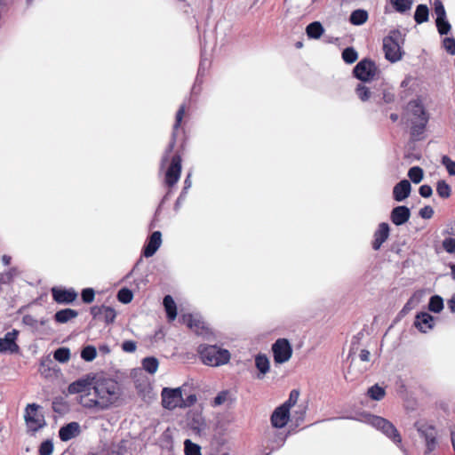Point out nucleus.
<instances>
[{
    "label": "nucleus",
    "mask_w": 455,
    "mask_h": 455,
    "mask_svg": "<svg viewBox=\"0 0 455 455\" xmlns=\"http://www.w3.org/2000/svg\"><path fill=\"white\" fill-rule=\"evenodd\" d=\"M404 116L411 124L410 134L413 140H420L426 131L429 115L420 99L410 100L405 108Z\"/></svg>",
    "instance_id": "nucleus-1"
},
{
    "label": "nucleus",
    "mask_w": 455,
    "mask_h": 455,
    "mask_svg": "<svg viewBox=\"0 0 455 455\" xmlns=\"http://www.w3.org/2000/svg\"><path fill=\"white\" fill-rule=\"evenodd\" d=\"M92 389L106 410L115 404L122 395L120 384L111 378L95 377Z\"/></svg>",
    "instance_id": "nucleus-2"
},
{
    "label": "nucleus",
    "mask_w": 455,
    "mask_h": 455,
    "mask_svg": "<svg viewBox=\"0 0 455 455\" xmlns=\"http://www.w3.org/2000/svg\"><path fill=\"white\" fill-rule=\"evenodd\" d=\"M405 42V34L399 29H392L388 35L383 38V51L385 58L391 63H395L402 60L404 52L403 46Z\"/></svg>",
    "instance_id": "nucleus-3"
},
{
    "label": "nucleus",
    "mask_w": 455,
    "mask_h": 455,
    "mask_svg": "<svg viewBox=\"0 0 455 455\" xmlns=\"http://www.w3.org/2000/svg\"><path fill=\"white\" fill-rule=\"evenodd\" d=\"M197 352L203 363L210 366L223 365L230 360L229 351L216 345L201 344Z\"/></svg>",
    "instance_id": "nucleus-4"
},
{
    "label": "nucleus",
    "mask_w": 455,
    "mask_h": 455,
    "mask_svg": "<svg viewBox=\"0 0 455 455\" xmlns=\"http://www.w3.org/2000/svg\"><path fill=\"white\" fill-rule=\"evenodd\" d=\"M365 421L377 430L380 431L395 444H396L399 447L402 446L401 435L392 422H390L387 419L373 414L366 415Z\"/></svg>",
    "instance_id": "nucleus-5"
},
{
    "label": "nucleus",
    "mask_w": 455,
    "mask_h": 455,
    "mask_svg": "<svg viewBox=\"0 0 455 455\" xmlns=\"http://www.w3.org/2000/svg\"><path fill=\"white\" fill-rule=\"evenodd\" d=\"M419 436L425 443L426 450L424 455H431L438 445L437 430L436 428L426 421H417L414 424Z\"/></svg>",
    "instance_id": "nucleus-6"
},
{
    "label": "nucleus",
    "mask_w": 455,
    "mask_h": 455,
    "mask_svg": "<svg viewBox=\"0 0 455 455\" xmlns=\"http://www.w3.org/2000/svg\"><path fill=\"white\" fill-rule=\"evenodd\" d=\"M377 71L378 68L373 60L363 59L355 65L353 73L358 80L370 82L374 78Z\"/></svg>",
    "instance_id": "nucleus-7"
},
{
    "label": "nucleus",
    "mask_w": 455,
    "mask_h": 455,
    "mask_svg": "<svg viewBox=\"0 0 455 455\" xmlns=\"http://www.w3.org/2000/svg\"><path fill=\"white\" fill-rule=\"evenodd\" d=\"M185 110H186V105L182 104V105H180V107L179 108V109L176 113L175 122H174V124L172 127V137H171L170 142H169V144L162 156V159H161V167L162 168L168 163L170 155L172 152V150L174 149V147L176 144L177 131L180 127L183 116L185 115Z\"/></svg>",
    "instance_id": "nucleus-8"
},
{
    "label": "nucleus",
    "mask_w": 455,
    "mask_h": 455,
    "mask_svg": "<svg viewBox=\"0 0 455 455\" xmlns=\"http://www.w3.org/2000/svg\"><path fill=\"white\" fill-rule=\"evenodd\" d=\"M162 405L164 409L174 410L177 407H181L182 401V389L181 387L170 388L164 387L161 392Z\"/></svg>",
    "instance_id": "nucleus-9"
},
{
    "label": "nucleus",
    "mask_w": 455,
    "mask_h": 455,
    "mask_svg": "<svg viewBox=\"0 0 455 455\" xmlns=\"http://www.w3.org/2000/svg\"><path fill=\"white\" fill-rule=\"evenodd\" d=\"M274 360L276 363H283L290 360L292 347L287 339H278L272 345Z\"/></svg>",
    "instance_id": "nucleus-10"
},
{
    "label": "nucleus",
    "mask_w": 455,
    "mask_h": 455,
    "mask_svg": "<svg viewBox=\"0 0 455 455\" xmlns=\"http://www.w3.org/2000/svg\"><path fill=\"white\" fill-rule=\"evenodd\" d=\"M183 320L187 325L193 330L197 335H201L204 338H208L212 334L208 324L204 321L199 315H185Z\"/></svg>",
    "instance_id": "nucleus-11"
},
{
    "label": "nucleus",
    "mask_w": 455,
    "mask_h": 455,
    "mask_svg": "<svg viewBox=\"0 0 455 455\" xmlns=\"http://www.w3.org/2000/svg\"><path fill=\"white\" fill-rule=\"evenodd\" d=\"M181 173V157L176 154L172 157L170 166L165 172V184L172 188L180 178Z\"/></svg>",
    "instance_id": "nucleus-12"
},
{
    "label": "nucleus",
    "mask_w": 455,
    "mask_h": 455,
    "mask_svg": "<svg viewBox=\"0 0 455 455\" xmlns=\"http://www.w3.org/2000/svg\"><path fill=\"white\" fill-rule=\"evenodd\" d=\"M19 331L13 329L12 331L5 333L4 338H0V353L1 354H17L20 347L16 342Z\"/></svg>",
    "instance_id": "nucleus-13"
},
{
    "label": "nucleus",
    "mask_w": 455,
    "mask_h": 455,
    "mask_svg": "<svg viewBox=\"0 0 455 455\" xmlns=\"http://www.w3.org/2000/svg\"><path fill=\"white\" fill-rule=\"evenodd\" d=\"M52 296L58 304L68 305L73 303L77 298V292L74 288H58L52 289Z\"/></svg>",
    "instance_id": "nucleus-14"
},
{
    "label": "nucleus",
    "mask_w": 455,
    "mask_h": 455,
    "mask_svg": "<svg viewBox=\"0 0 455 455\" xmlns=\"http://www.w3.org/2000/svg\"><path fill=\"white\" fill-rule=\"evenodd\" d=\"M91 314L93 319L102 321L106 324L112 323L116 316V313L114 308L104 305L92 307Z\"/></svg>",
    "instance_id": "nucleus-15"
},
{
    "label": "nucleus",
    "mask_w": 455,
    "mask_h": 455,
    "mask_svg": "<svg viewBox=\"0 0 455 455\" xmlns=\"http://www.w3.org/2000/svg\"><path fill=\"white\" fill-rule=\"evenodd\" d=\"M94 379V376L88 374L70 383L68 387V391L71 395L88 392L93 387Z\"/></svg>",
    "instance_id": "nucleus-16"
},
{
    "label": "nucleus",
    "mask_w": 455,
    "mask_h": 455,
    "mask_svg": "<svg viewBox=\"0 0 455 455\" xmlns=\"http://www.w3.org/2000/svg\"><path fill=\"white\" fill-rule=\"evenodd\" d=\"M411 210L405 205L394 207L390 212V220L395 226H403L409 221Z\"/></svg>",
    "instance_id": "nucleus-17"
},
{
    "label": "nucleus",
    "mask_w": 455,
    "mask_h": 455,
    "mask_svg": "<svg viewBox=\"0 0 455 455\" xmlns=\"http://www.w3.org/2000/svg\"><path fill=\"white\" fill-rule=\"evenodd\" d=\"M414 326L420 332L427 333L434 328L435 318L427 312H419L415 317Z\"/></svg>",
    "instance_id": "nucleus-18"
},
{
    "label": "nucleus",
    "mask_w": 455,
    "mask_h": 455,
    "mask_svg": "<svg viewBox=\"0 0 455 455\" xmlns=\"http://www.w3.org/2000/svg\"><path fill=\"white\" fill-rule=\"evenodd\" d=\"M390 228L386 222L379 224L378 228L375 230L373 235V241L371 247L374 251L380 249L381 245L387 240L389 236Z\"/></svg>",
    "instance_id": "nucleus-19"
},
{
    "label": "nucleus",
    "mask_w": 455,
    "mask_h": 455,
    "mask_svg": "<svg viewBox=\"0 0 455 455\" xmlns=\"http://www.w3.org/2000/svg\"><path fill=\"white\" fill-rule=\"evenodd\" d=\"M162 244V233L154 231L143 247V255L146 258L152 257Z\"/></svg>",
    "instance_id": "nucleus-20"
},
{
    "label": "nucleus",
    "mask_w": 455,
    "mask_h": 455,
    "mask_svg": "<svg viewBox=\"0 0 455 455\" xmlns=\"http://www.w3.org/2000/svg\"><path fill=\"white\" fill-rule=\"evenodd\" d=\"M290 411L284 406H278L271 415V424L275 428L283 427L289 420Z\"/></svg>",
    "instance_id": "nucleus-21"
},
{
    "label": "nucleus",
    "mask_w": 455,
    "mask_h": 455,
    "mask_svg": "<svg viewBox=\"0 0 455 455\" xmlns=\"http://www.w3.org/2000/svg\"><path fill=\"white\" fill-rule=\"evenodd\" d=\"M411 192V185L408 180H402L393 188V198L396 202L407 199Z\"/></svg>",
    "instance_id": "nucleus-22"
},
{
    "label": "nucleus",
    "mask_w": 455,
    "mask_h": 455,
    "mask_svg": "<svg viewBox=\"0 0 455 455\" xmlns=\"http://www.w3.org/2000/svg\"><path fill=\"white\" fill-rule=\"evenodd\" d=\"M39 406L36 403H29L27 405L25 410V420L29 427V428L32 429V431L36 432L39 428L42 427V424L39 422V419L36 418V411L38 410Z\"/></svg>",
    "instance_id": "nucleus-23"
},
{
    "label": "nucleus",
    "mask_w": 455,
    "mask_h": 455,
    "mask_svg": "<svg viewBox=\"0 0 455 455\" xmlns=\"http://www.w3.org/2000/svg\"><path fill=\"white\" fill-rule=\"evenodd\" d=\"M81 432L78 422L73 421L61 427L59 430V437L62 442H68L77 435Z\"/></svg>",
    "instance_id": "nucleus-24"
},
{
    "label": "nucleus",
    "mask_w": 455,
    "mask_h": 455,
    "mask_svg": "<svg viewBox=\"0 0 455 455\" xmlns=\"http://www.w3.org/2000/svg\"><path fill=\"white\" fill-rule=\"evenodd\" d=\"M89 394L82 395H80L78 399V403L81 404L84 408L90 409V410H95V411H106L105 408H103V404L99 400V398H89Z\"/></svg>",
    "instance_id": "nucleus-25"
},
{
    "label": "nucleus",
    "mask_w": 455,
    "mask_h": 455,
    "mask_svg": "<svg viewBox=\"0 0 455 455\" xmlns=\"http://www.w3.org/2000/svg\"><path fill=\"white\" fill-rule=\"evenodd\" d=\"M356 95L362 101H367L372 99L374 102L380 105V100L377 99L375 92H371L369 87L363 84H359L355 89Z\"/></svg>",
    "instance_id": "nucleus-26"
},
{
    "label": "nucleus",
    "mask_w": 455,
    "mask_h": 455,
    "mask_svg": "<svg viewBox=\"0 0 455 455\" xmlns=\"http://www.w3.org/2000/svg\"><path fill=\"white\" fill-rule=\"evenodd\" d=\"M78 315V312L72 308H64L57 311L54 314V320L58 323H66L68 321L76 318Z\"/></svg>",
    "instance_id": "nucleus-27"
},
{
    "label": "nucleus",
    "mask_w": 455,
    "mask_h": 455,
    "mask_svg": "<svg viewBox=\"0 0 455 455\" xmlns=\"http://www.w3.org/2000/svg\"><path fill=\"white\" fill-rule=\"evenodd\" d=\"M323 32L324 28L320 21H313L306 28V34L310 39H319Z\"/></svg>",
    "instance_id": "nucleus-28"
},
{
    "label": "nucleus",
    "mask_w": 455,
    "mask_h": 455,
    "mask_svg": "<svg viewBox=\"0 0 455 455\" xmlns=\"http://www.w3.org/2000/svg\"><path fill=\"white\" fill-rule=\"evenodd\" d=\"M163 304L166 312L167 318L173 321L177 316V307L174 299L171 295H166L164 298Z\"/></svg>",
    "instance_id": "nucleus-29"
},
{
    "label": "nucleus",
    "mask_w": 455,
    "mask_h": 455,
    "mask_svg": "<svg viewBox=\"0 0 455 455\" xmlns=\"http://www.w3.org/2000/svg\"><path fill=\"white\" fill-rule=\"evenodd\" d=\"M255 366L259 370L261 374L258 376L259 379H261L267 372L269 371V360L266 355L259 354L255 356Z\"/></svg>",
    "instance_id": "nucleus-30"
},
{
    "label": "nucleus",
    "mask_w": 455,
    "mask_h": 455,
    "mask_svg": "<svg viewBox=\"0 0 455 455\" xmlns=\"http://www.w3.org/2000/svg\"><path fill=\"white\" fill-rule=\"evenodd\" d=\"M368 12L363 9H357L351 12L349 21L355 26H361L368 20Z\"/></svg>",
    "instance_id": "nucleus-31"
},
{
    "label": "nucleus",
    "mask_w": 455,
    "mask_h": 455,
    "mask_svg": "<svg viewBox=\"0 0 455 455\" xmlns=\"http://www.w3.org/2000/svg\"><path fill=\"white\" fill-rule=\"evenodd\" d=\"M429 17V10L426 4H419L414 12V20L418 24L427 22Z\"/></svg>",
    "instance_id": "nucleus-32"
},
{
    "label": "nucleus",
    "mask_w": 455,
    "mask_h": 455,
    "mask_svg": "<svg viewBox=\"0 0 455 455\" xmlns=\"http://www.w3.org/2000/svg\"><path fill=\"white\" fill-rule=\"evenodd\" d=\"M141 364H142V368L147 372H148L149 374H154L156 372V371L158 369L159 362L156 357L148 356V357H145L142 360Z\"/></svg>",
    "instance_id": "nucleus-33"
},
{
    "label": "nucleus",
    "mask_w": 455,
    "mask_h": 455,
    "mask_svg": "<svg viewBox=\"0 0 455 455\" xmlns=\"http://www.w3.org/2000/svg\"><path fill=\"white\" fill-rule=\"evenodd\" d=\"M427 308L429 311L438 314L443 309V299L439 295L430 297Z\"/></svg>",
    "instance_id": "nucleus-34"
},
{
    "label": "nucleus",
    "mask_w": 455,
    "mask_h": 455,
    "mask_svg": "<svg viewBox=\"0 0 455 455\" xmlns=\"http://www.w3.org/2000/svg\"><path fill=\"white\" fill-rule=\"evenodd\" d=\"M385 388L380 387L379 384H375L368 388L367 395L374 401H380L385 397Z\"/></svg>",
    "instance_id": "nucleus-35"
},
{
    "label": "nucleus",
    "mask_w": 455,
    "mask_h": 455,
    "mask_svg": "<svg viewBox=\"0 0 455 455\" xmlns=\"http://www.w3.org/2000/svg\"><path fill=\"white\" fill-rule=\"evenodd\" d=\"M436 193L441 198L447 199L451 195V186L444 180H440L436 183Z\"/></svg>",
    "instance_id": "nucleus-36"
},
{
    "label": "nucleus",
    "mask_w": 455,
    "mask_h": 455,
    "mask_svg": "<svg viewBox=\"0 0 455 455\" xmlns=\"http://www.w3.org/2000/svg\"><path fill=\"white\" fill-rule=\"evenodd\" d=\"M52 407L53 411L59 414H64L68 409V403L61 396H57L52 400Z\"/></svg>",
    "instance_id": "nucleus-37"
},
{
    "label": "nucleus",
    "mask_w": 455,
    "mask_h": 455,
    "mask_svg": "<svg viewBox=\"0 0 455 455\" xmlns=\"http://www.w3.org/2000/svg\"><path fill=\"white\" fill-rule=\"evenodd\" d=\"M394 9L400 13L409 11L412 5V0H390Z\"/></svg>",
    "instance_id": "nucleus-38"
},
{
    "label": "nucleus",
    "mask_w": 455,
    "mask_h": 455,
    "mask_svg": "<svg viewBox=\"0 0 455 455\" xmlns=\"http://www.w3.org/2000/svg\"><path fill=\"white\" fill-rule=\"evenodd\" d=\"M53 358L60 363H67L70 358V349L65 347L57 348L53 353Z\"/></svg>",
    "instance_id": "nucleus-39"
},
{
    "label": "nucleus",
    "mask_w": 455,
    "mask_h": 455,
    "mask_svg": "<svg viewBox=\"0 0 455 455\" xmlns=\"http://www.w3.org/2000/svg\"><path fill=\"white\" fill-rule=\"evenodd\" d=\"M185 455H202L201 446L193 443L190 439L184 441Z\"/></svg>",
    "instance_id": "nucleus-40"
},
{
    "label": "nucleus",
    "mask_w": 455,
    "mask_h": 455,
    "mask_svg": "<svg viewBox=\"0 0 455 455\" xmlns=\"http://www.w3.org/2000/svg\"><path fill=\"white\" fill-rule=\"evenodd\" d=\"M408 177L414 184H419L424 177L423 169L419 166L411 167L408 171Z\"/></svg>",
    "instance_id": "nucleus-41"
},
{
    "label": "nucleus",
    "mask_w": 455,
    "mask_h": 455,
    "mask_svg": "<svg viewBox=\"0 0 455 455\" xmlns=\"http://www.w3.org/2000/svg\"><path fill=\"white\" fill-rule=\"evenodd\" d=\"M228 401L233 402V399L230 396V392L228 390H222L215 396L212 403V405L213 407H217L222 405L224 403Z\"/></svg>",
    "instance_id": "nucleus-42"
},
{
    "label": "nucleus",
    "mask_w": 455,
    "mask_h": 455,
    "mask_svg": "<svg viewBox=\"0 0 455 455\" xmlns=\"http://www.w3.org/2000/svg\"><path fill=\"white\" fill-rule=\"evenodd\" d=\"M19 274L17 267H11L8 271L0 275V283L8 284L12 282L14 277Z\"/></svg>",
    "instance_id": "nucleus-43"
},
{
    "label": "nucleus",
    "mask_w": 455,
    "mask_h": 455,
    "mask_svg": "<svg viewBox=\"0 0 455 455\" xmlns=\"http://www.w3.org/2000/svg\"><path fill=\"white\" fill-rule=\"evenodd\" d=\"M358 58L357 52L353 47H347L342 52V59L347 64L354 63Z\"/></svg>",
    "instance_id": "nucleus-44"
},
{
    "label": "nucleus",
    "mask_w": 455,
    "mask_h": 455,
    "mask_svg": "<svg viewBox=\"0 0 455 455\" xmlns=\"http://www.w3.org/2000/svg\"><path fill=\"white\" fill-rule=\"evenodd\" d=\"M97 355L96 348L93 346L88 345L81 351V357L85 362H92Z\"/></svg>",
    "instance_id": "nucleus-45"
},
{
    "label": "nucleus",
    "mask_w": 455,
    "mask_h": 455,
    "mask_svg": "<svg viewBox=\"0 0 455 455\" xmlns=\"http://www.w3.org/2000/svg\"><path fill=\"white\" fill-rule=\"evenodd\" d=\"M132 299V291L128 288H122L117 292V299L124 304L130 303Z\"/></svg>",
    "instance_id": "nucleus-46"
},
{
    "label": "nucleus",
    "mask_w": 455,
    "mask_h": 455,
    "mask_svg": "<svg viewBox=\"0 0 455 455\" xmlns=\"http://www.w3.org/2000/svg\"><path fill=\"white\" fill-rule=\"evenodd\" d=\"M435 25H436L438 33L441 36L447 35L451 29V26L450 22L448 21L447 18H445L444 20H435Z\"/></svg>",
    "instance_id": "nucleus-47"
},
{
    "label": "nucleus",
    "mask_w": 455,
    "mask_h": 455,
    "mask_svg": "<svg viewBox=\"0 0 455 455\" xmlns=\"http://www.w3.org/2000/svg\"><path fill=\"white\" fill-rule=\"evenodd\" d=\"M434 12L436 15V20H444L446 17V11L443 4L441 0H435L434 2Z\"/></svg>",
    "instance_id": "nucleus-48"
},
{
    "label": "nucleus",
    "mask_w": 455,
    "mask_h": 455,
    "mask_svg": "<svg viewBox=\"0 0 455 455\" xmlns=\"http://www.w3.org/2000/svg\"><path fill=\"white\" fill-rule=\"evenodd\" d=\"M299 392L297 389H292L289 395V398L287 401H285L282 406H284L287 408V410L290 411L291 408L293 407L299 399Z\"/></svg>",
    "instance_id": "nucleus-49"
},
{
    "label": "nucleus",
    "mask_w": 455,
    "mask_h": 455,
    "mask_svg": "<svg viewBox=\"0 0 455 455\" xmlns=\"http://www.w3.org/2000/svg\"><path fill=\"white\" fill-rule=\"evenodd\" d=\"M285 438H286V436L281 433L275 434L274 440L270 441L271 451L268 453H267L266 455H269L272 451L282 447L285 443Z\"/></svg>",
    "instance_id": "nucleus-50"
},
{
    "label": "nucleus",
    "mask_w": 455,
    "mask_h": 455,
    "mask_svg": "<svg viewBox=\"0 0 455 455\" xmlns=\"http://www.w3.org/2000/svg\"><path fill=\"white\" fill-rule=\"evenodd\" d=\"M441 164L446 168L451 176H455V161L451 160L448 156H443Z\"/></svg>",
    "instance_id": "nucleus-51"
},
{
    "label": "nucleus",
    "mask_w": 455,
    "mask_h": 455,
    "mask_svg": "<svg viewBox=\"0 0 455 455\" xmlns=\"http://www.w3.org/2000/svg\"><path fill=\"white\" fill-rule=\"evenodd\" d=\"M95 291L92 288H84L81 291V299L84 303L90 304L94 300Z\"/></svg>",
    "instance_id": "nucleus-52"
},
{
    "label": "nucleus",
    "mask_w": 455,
    "mask_h": 455,
    "mask_svg": "<svg viewBox=\"0 0 455 455\" xmlns=\"http://www.w3.org/2000/svg\"><path fill=\"white\" fill-rule=\"evenodd\" d=\"M53 451V443L51 440L44 441L39 446L40 455H51Z\"/></svg>",
    "instance_id": "nucleus-53"
},
{
    "label": "nucleus",
    "mask_w": 455,
    "mask_h": 455,
    "mask_svg": "<svg viewBox=\"0 0 455 455\" xmlns=\"http://www.w3.org/2000/svg\"><path fill=\"white\" fill-rule=\"evenodd\" d=\"M443 46L449 54H451V55L455 54V38L454 37H445L443 40Z\"/></svg>",
    "instance_id": "nucleus-54"
},
{
    "label": "nucleus",
    "mask_w": 455,
    "mask_h": 455,
    "mask_svg": "<svg viewBox=\"0 0 455 455\" xmlns=\"http://www.w3.org/2000/svg\"><path fill=\"white\" fill-rule=\"evenodd\" d=\"M377 99L380 100V104L382 101L385 103H392L395 100V96L391 91L384 89L382 90V97L380 98L379 95H377Z\"/></svg>",
    "instance_id": "nucleus-55"
},
{
    "label": "nucleus",
    "mask_w": 455,
    "mask_h": 455,
    "mask_svg": "<svg viewBox=\"0 0 455 455\" xmlns=\"http://www.w3.org/2000/svg\"><path fill=\"white\" fill-rule=\"evenodd\" d=\"M443 248L448 253L455 252V239L452 237H447L443 241Z\"/></svg>",
    "instance_id": "nucleus-56"
},
{
    "label": "nucleus",
    "mask_w": 455,
    "mask_h": 455,
    "mask_svg": "<svg viewBox=\"0 0 455 455\" xmlns=\"http://www.w3.org/2000/svg\"><path fill=\"white\" fill-rule=\"evenodd\" d=\"M435 212L430 205H426L419 212V215L424 220H429L433 217Z\"/></svg>",
    "instance_id": "nucleus-57"
},
{
    "label": "nucleus",
    "mask_w": 455,
    "mask_h": 455,
    "mask_svg": "<svg viewBox=\"0 0 455 455\" xmlns=\"http://www.w3.org/2000/svg\"><path fill=\"white\" fill-rule=\"evenodd\" d=\"M419 194L424 198H428L433 194V189L429 185H421L419 188Z\"/></svg>",
    "instance_id": "nucleus-58"
},
{
    "label": "nucleus",
    "mask_w": 455,
    "mask_h": 455,
    "mask_svg": "<svg viewBox=\"0 0 455 455\" xmlns=\"http://www.w3.org/2000/svg\"><path fill=\"white\" fill-rule=\"evenodd\" d=\"M136 342L132 340H125L122 344V349L127 353H132L136 350Z\"/></svg>",
    "instance_id": "nucleus-59"
},
{
    "label": "nucleus",
    "mask_w": 455,
    "mask_h": 455,
    "mask_svg": "<svg viewBox=\"0 0 455 455\" xmlns=\"http://www.w3.org/2000/svg\"><path fill=\"white\" fill-rule=\"evenodd\" d=\"M197 401L196 395L195 394H191L186 397V399L182 398L181 405L182 407H190L194 405Z\"/></svg>",
    "instance_id": "nucleus-60"
},
{
    "label": "nucleus",
    "mask_w": 455,
    "mask_h": 455,
    "mask_svg": "<svg viewBox=\"0 0 455 455\" xmlns=\"http://www.w3.org/2000/svg\"><path fill=\"white\" fill-rule=\"evenodd\" d=\"M188 195V191L181 190L179 197L177 198L175 204H174V211L178 212L180 208L181 207L183 202L186 200Z\"/></svg>",
    "instance_id": "nucleus-61"
},
{
    "label": "nucleus",
    "mask_w": 455,
    "mask_h": 455,
    "mask_svg": "<svg viewBox=\"0 0 455 455\" xmlns=\"http://www.w3.org/2000/svg\"><path fill=\"white\" fill-rule=\"evenodd\" d=\"M306 414V406L299 405L298 410L294 411V416L296 417V421H302L304 419Z\"/></svg>",
    "instance_id": "nucleus-62"
},
{
    "label": "nucleus",
    "mask_w": 455,
    "mask_h": 455,
    "mask_svg": "<svg viewBox=\"0 0 455 455\" xmlns=\"http://www.w3.org/2000/svg\"><path fill=\"white\" fill-rule=\"evenodd\" d=\"M207 60L206 59H202L201 61H200V64H199V68H198V72H197V76H196V81H199V76H203L204 74V71L207 68Z\"/></svg>",
    "instance_id": "nucleus-63"
},
{
    "label": "nucleus",
    "mask_w": 455,
    "mask_h": 455,
    "mask_svg": "<svg viewBox=\"0 0 455 455\" xmlns=\"http://www.w3.org/2000/svg\"><path fill=\"white\" fill-rule=\"evenodd\" d=\"M207 60L206 59H202L201 61H200V64H199V68H198V72H197V76H196V81H199V76H203L204 74V71L207 68Z\"/></svg>",
    "instance_id": "nucleus-64"
}]
</instances>
